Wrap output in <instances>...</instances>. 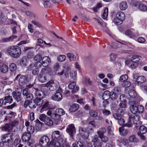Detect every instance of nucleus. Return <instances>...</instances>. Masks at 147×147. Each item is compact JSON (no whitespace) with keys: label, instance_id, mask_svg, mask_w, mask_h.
Instances as JSON below:
<instances>
[{"label":"nucleus","instance_id":"nucleus-3","mask_svg":"<svg viewBox=\"0 0 147 147\" xmlns=\"http://www.w3.org/2000/svg\"><path fill=\"white\" fill-rule=\"evenodd\" d=\"M138 142L139 140L136 136L131 135L129 136L127 139H125L123 140V144L126 147H133V144L136 143Z\"/></svg>","mask_w":147,"mask_h":147},{"label":"nucleus","instance_id":"nucleus-41","mask_svg":"<svg viewBox=\"0 0 147 147\" xmlns=\"http://www.w3.org/2000/svg\"><path fill=\"white\" fill-rule=\"evenodd\" d=\"M57 59L59 61L63 62L66 59V56L64 55H61L58 56Z\"/></svg>","mask_w":147,"mask_h":147},{"label":"nucleus","instance_id":"nucleus-40","mask_svg":"<svg viewBox=\"0 0 147 147\" xmlns=\"http://www.w3.org/2000/svg\"><path fill=\"white\" fill-rule=\"evenodd\" d=\"M137 113H142L143 112L144 110V108L141 105H138L137 106Z\"/></svg>","mask_w":147,"mask_h":147},{"label":"nucleus","instance_id":"nucleus-55","mask_svg":"<svg viewBox=\"0 0 147 147\" xmlns=\"http://www.w3.org/2000/svg\"><path fill=\"white\" fill-rule=\"evenodd\" d=\"M103 6L102 4L101 3H99L97 4L95 7L93 9L94 11V12H97L98 10Z\"/></svg>","mask_w":147,"mask_h":147},{"label":"nucleus","instance_id":"nucleus-57","mask_svg":"<svg viewBox=\"0 0 147 147\" xmlns=\"http://www.w3.org/2000/svg\"><path fill=\"white\" fill-rule=\"evenodd\" d=\"M54 114L53 113L52 110L49 109L47 112V114L50 116L52 118L54 119Z\"/></svg>","mask_w":147,"mask_h":147},{"label":"nucleus","instance_id":"nucleus-62","mask_svg":"<svg viewBox=\"0 0 147 147\" xmlns=\"http://www.w3.org/2000/svg\"><path fill=\"white\" fill-rule=\"evenodd\" d=\"M139 7L140 9L143 11H145L147 10V7L146 6L143 4H141L140 5Z\"/></svg>","mask_w":147,"mask_h":147},{"label":"nucleus","instance_id":"nucleus-44","mask_svg":"<svg viewBox=\"0 0 147 147\" xmlns=\"http://www.w3.org/2000/svg\"><path fill=\"white\" fill-rule=\"evenodd\" d=\"M45 123L49 126H52L53 125V122L52 120L49 117H48Z\"/></svg>","mask_w":147,"mask_h":147},{"label":"nucleus","instance_id":"nucleus-18","mask_svg":"<svg viewBox=\"0 0 147 147\" xmlns=\"http://www.w3.org/2000/svg\"><path fill=\"white\" fill-rule=\"evenodd\" d=\"M12 95L13 98L18 102L21 101L22 98L21 93L20 92H12Z\"/></svg>","mask_w":147,"mask_h":147},{"label":"nucleus","instance_id":"nucleus-32","mask_svg":"<svg viewBox=\"0 0 147 147\" xmlns=\"http://www.w3.org/2000/svg\"><path fill=\"white\" fill-rule=\"evenodd\" d=\"M78 108V105L77 104H74L71 106L69 109V110L71 112H74L76 111Z\"/></svg>","mask_w":147,"mask_h":147},{"label":"nucleus","instance_id":"nucleus-20","mask_svg":"<svg viewBox=\"0 0 147 147\" xmlns=\"http://www.w3.org/2000/svg\"><path fill=\"white\" fill-rule=\"evenodd\" d=\"M63 142H61L59 141L56 140L53 142H51L47 147H61V143Z\"/></svg>","mask_w":147,"mask_h":147},{"label":"nucleus","instance_id":"nucleus-6","mask_svg":"<svg viewBox=\"0 0 147 147\" xmlns=\"http://www.w3.org/2000/svg\"><path fill=\"white\" fill-rule=\"evenodd\" d=\"M11 136V134H5L3 136V138L2 139L4 143H7L9 147H13V146L14 138L13 135Z\"/></svg>","mask_w":147,"mask_h":147},{"label":"nucleus","instance_id":"nucleus-2","mask_svg":"<svg viewBox=\"0 0 147 147\" xmlns=\"http://www.w3.org/2000/svg\"><path fill=\"white\" fill-rule=\"evenodd\" d=\"M51 72V69L50 68L45 67L43 68L41 71V73L38 77V81L41 83H44L47 81L48 74Z\"/></svg>","mask_w":147,"mask_h":147},{"label":"nucleus","instance_id":"nucleus-48","mask_svg":"<svg viewBox=\"0 0 147 147\" xmlns=\"http://www.w3.org/2000/svg\"><path fill=\"white\" fill-rule=\"evenodd\" d=\"M89 114L91 117H95L98 115V113L94 110L91 109L89 111Z\"/></svg>","mask_w":147,"mask_h":147},{"label":"nucleus","instance_id":"nucleus-19","mask_svg":"<svg viewBox=\"0 0 147 147\" xmlns=\"http://www.w3.org/2000/svg\"><path fill=\"white\" fill-rule=\"evenodd\" d=\"M119 131L120 134L123 136H126L129 133V130L127 129H125L123 127H121L119 128Z\"/></svg>","mask_w":147,"mask_h":147},{"label":"nucleus","instance_id":"nucleus-35","mask_svg":"<svg viewBox=\"0 0 147 147\" xmlns=\"http://www.w3.org/2000/svg\"><path fill=\"white\" fill-rule=\"evenodd\" d=\"M130 59L132 61L137 63L140 60L139 56L136 55H131L130 56Z\"/></svg>","mask_w":147,"mask_h":147},{"label":"nucleus","instance_id":"nucleus-5","mask_svg":"<svg viewBox=\"0 0 147 147\" xmlns=\"http://www.w3.org/2000/svg\"><path fill=\"white\" fill-rule=\"evenodd\" d=\"M56 113L54 114V119L56 124H59L61 121V116L65 114V112L62 109H57L55 111Z\"/></svg>","mask_w":147,"mask_h":147},{"label":"nucleus","instance_id":"nucleus-29","mask_svg":"<svg viewBox=\"0 0 147 147\" xmlns=\"http://www.w3.org/2000/svg\"><path fill=\"white\" fill-rule=\"evenodd\" d=\"M28 62L27 59L26 57H23L20 61V63L22 67L26 66Z\"/></svg>","mask_w":147,"mask_h":147},{"label":"nucleus","instance_id":"nucleus-64","mask_svg":"<svg viewBox=\"0 0 147 147\" xmlns=\"http://www.w3.org/2000/svg\"><path fill=\"white\" fill-rule=\"evenodd\" d=\"M76 72L75 71H71L70 73V77L72 78H74L76 77Z\"/></svg>","mask_w":147,"mask_h":147},{"label":"nucleus","instance_id":"nucleus-37","mask_svg":"<svg viewBox=\"0 0 147 147\" xmlns=\"http://www.w3.org/2000/svg\"><path fill=\"white\" fill-rule=\"evenodd\" d=\"M9 69L11 71H15L17 69L16 64L13 63H11L9 65Z\"/></svg>","mask_w":147,"mask_h":147},{"label":"nucleus","instance_id":"nucleus-27","mask_svg":"<svg viewBox=\"0 0 147 147\" xmlns=\"http://www.w3.org/2000/svg\"><path fill=\"white\" fill-rule=\"evenodd\" d=\"M9 70L8 66L6 64H3L1 65L0 71L3 73H6Z\"/></svg>","mask_w":147,"mask_h":147},{"label":"nucleus","instance_id":"nucleus-15","mask_svg":"<svg viewBox=\"0 0 147 147\" xmlns=\"http://www.w3.org/2000/svg\"><path fill=\"white\" fill-rule=\"evenodd\" d=\"M46 87L49 88V89L51 91H53L56 88V84L54 82V81L52 80L48 82L45 85Z\"/></svg>","mask_w":147,"mask_h":147},{"label":"nucleus","instance_id":"nucleus-13","mask_svg":"<svg viewBox=\"0 0 147 147\" xmlns=\"http://www.w3.org/2000/svg\"><path fill=\"white\" fill-rule=\"evenodd\" d=\"M20 76L17 75L16 77V80H18L19 78V83L20 85H24L26 84L28 82V79L26 77L24 76H22L19 78Z\"/></svg>","mask_w":147,"mask_h":147},{"label":"nucleus","instance_id":"nucleus-28","mask_svg":"<svg viewBox=\"0 0 147 147\" xmlns=\"http://www.w3.org/2000/svg\"><path fill=\"white\" fill-rule=\"evenodd\" d=\"M129 109L131 112L132 113L134 114H135L137 113V105L136 104H131L130 105Z\"/></svg>","mask_w":147,"mask_h":147},{"label":"nucleus","instance_id":"nucleus-54","mask_svg":"<svg viewBox=\"0 0 147 147\" xmlns=\"http://www.w3.org/2000/svg\"><path fill=\"white\" fill-rule=\"evenodd\" d=\"M131 85V82L128 81H126L123 82L122 84V86L124 87L127 88L129 87Z\"/></svg>","mask_w":147,"mask_h":147},{"label":"nucleus","instance_id":"nucleus-46","mask_svg":"<svg viewBox=\"0 0 147 147\" xmlns=\"http://www.w3.org/2000/svg\"><path fill=\"white\" fill-rule=\"evenodd\" d=\"M106 132L105 128L104 127H102L100 128L99 131L97 132V134L99 136L103 135V134Z\"/></svg>","mask_w":147,"mask_h":147},{"label":"nucleus","instance_id":"nucleus-34","mask_svg":"<svg viewBox=\"0 0 147 147\" xmlns=\"http://www.w3.org/2000/svg\"><path fill=\"white\" fill-rule=\"evenodd\" d=\"M3 100L4 101V105H5L7 103H11L13 101V99L11 96H8L5 97Z\"/></svg>","mask_w":147,"mask_h":147},{"label":"nucleus","instance_id":"nucleus-11","mask_svg":"<svg viewBox=\"0 0 147 147\" xmlns=\"http://www.w3.org/2000/svg\"><path fill=\"white\" fill-rule=\"evenodd\" d=\"M128 94L131 98H135L136 100L135 103H138L140 101H142L143 100L142 98L137 95L136 93L133 89L129 90L128 91Z\"/></svg>","mask_w":147,"mask_h":147},{"label":"nucleus","instance_id":"nucleus-50","mask_svg":"<svg viewBox=\"0 0 147 147\" xmlns=\"http://www.w3.org/2000/svg\"><path fill=\"white\" fill-rule=\"evenodd\" d=\"M82 144L80 142H75L72 144L71 147H81Z\"/></svg>","mask_w":147,"mask_h":147},{"label":"nucleus","instance_id":"nucleus-56","mask_svg":"<svg viewBox=\"0 0 147 147\" xmlns=\"http://www.w3.org/2000/svg\"><path fill=\"white\" fill-rule=\"evenodd\" d=\"M93 144L95 147H100L102 145V143L100 140L99 141L96 142V143H95Z\"/></svg>","mask_w":147,"mask_h":147},{"label":"nucleus","instance_id":"nucleus-47","mask_svg":"<svg viewBox=\"0 0 147 147\" xmlns=\"http://www.w3.org/2000/svg\"><path fill=\"white\" fill-rule=\"evenodd\" d=\"M27 130L30 134H32L34 131V127L32 125L29 126L27 128Z\"/></svg>","mask_w":147,"mask_h":147},{"label":"nucleus","instance_id":"nucleus-33","mask_svg":"<svg viewBox=\"0 0 147 147\" xmlns=\"http://www.w3.org/2000/svg\"><path fill=\"white\" fill-rule=\"evenodd\" d=\"M35 90L34 94L36 98H39L42 97V92L40 90H38L37 89H34Z\"/></svg>","mask_w":147,"mask_h":147},{"label":"nucleus","instance_id":"nucleus-51","mask_svg":"<svg viewBox=\"0 0 147 147\" xmlns=\"http://www.w3.org/2000/svg\"><path fill=\"white\" fill-rule=\"evenodd\" d=\"M40 98H36L35 100V102L37 103V105H41L44 102L43 100Z\"/></svg>","mask_w":147,"mask_h":147},{"label":"nucleus","instance_id":"nucleus-23","mask_svg":"<svg viewBox=\"0 0 147 147\" xmlns=\"http://www.w3.org/2000/svg\"><path fill=\"white\" fill-rule=\"evenodd\" d=\"M31 136L30 134L29 133H24L22 135V139L24 142L29 141Z\"/></svg>","mask_w":147,"mask_h":147},{"label":"nucleus","instance_id":"nucleus-24","mask_svg":"<svg viewBox=\"0 0 147 147\" xmlns=\"http://www.w3.org/2000/svg\"><path fill=\"white\" fill-rule=\"evenodd\" d=\"M119 7L121 11L125 10L128 7L127 3L125 1L121 2L119 4Z\"/></svg>","mask_w":147,"mask_h":147},{"label":"nucleus","instance_id":"nucleus-25","mask_svg":"<svg viewBox=\"0 0 147 147\" xmlns=\"http://www.w3.org/2000/svg\"><path fill=\"white\" fill-rule=\"evenodd\" d=\"M17 37L16 36H13L8 38H3L1 39V42H6L12 41L13 39L16 38Z\"/></svg>","mask_w":147,"mask_h":147},{"label":"nucleus","instance_id":"nucleus-42","mask_svg":"<svg viewBox=\"0 0 147 147\" xmlns=\"http://www.w3.org/2000/svg\"><path fill=\"white\" fill-rule=\"evenodd\" d=\"M121 87L117 86L114 87L113 92L119 94L121 92Z\"/></svg>","mask_w":147,"mask_h":147},{"label":"nucleus","instance_id":"nucleus-30","mask_svg":"<svg viewBox=\"0 0 147 147\" xmlns=\"http://www.w3.org/2000/svg\"><path fill=\"white\" fill-rule=\"evenodd\" d=\"M35 126L36 129L37 130H39L41 129L42 127V124H43L38 119L35 121Z\"/></svg>","mask_w":147,"mask_h":147},{"label":"nucleus","instance_id":"nucleus-14","mask_svg":"<svg viewBox=\"0 0 147 147\" xmlns=\"http://www.w3.org/2000/svg\"><path fill=\"white\" fill-rule=\"evenodd\" d=\"M44 104L42 105L41 110V112L46 110L50 109L52 108L53 106L52 104L50 103L47 100L43 102Z\"/></svg>","mask_w":147,"mask_h":147},{"label":"nucleus","instance_id":"nucleus-60","mask_svg":"<svg viewBox=\"0 0 147 147\" xmlns=\"http://www.w3.org/2000/svg\"><path fill=\"white\" fill-rule=\"evenodd\" d=\"M44 6L46 8L50 7L51 4L49 0H46L44 1Z\"/></svg>","mask_w":147,"mask_h":147},{"label":"nucleus","instance_id":"nucleus-45","mask_svg":"<svg viewBox=\"0 0 147 147\" xmlns=\"http://www.w3.org/2000/svg\"><path fill=\"white\" fill-rule=\"evenodd\" d=\"M108 9L107 8H105L104 11V12L102 15V18L104 19H106L108 15Z\"/></svg>","mask_w":147,"mask_h":147},{"label":"nucleus","instance_id":"nucleus-43","mask_svg":"<svg viewBox=\"0 0 147 147\" xmlns=\"http://www.w3.org/2000/svg\"><path fill=\"white\" fill-rule=\"evenodd\" d=\"M140 133L144 134L146 133L147 131V128L143 125H141L139 128Z\"/></svg>","mask_w":147,"mask_h":147},{"label":"nucleus","instance_id":"nucleus-53","mask_svg":"<svg viewBox=\"0 0 147 147\" xmlns=\"http://www.w3.org/2000/svg\"><path fill=\"white\" fill-rule=\"evenodd\" d=\"M102 113L105 116H107L111 114L110 111L105 109L102 110Z\"/></svg>","mask_w":147,"mask_h":147},{"label":"nucleus","instance_id":"nucleus-52","mask_svg":"<svg viewBox=\"0 0 147 147\" xmlns=\"http://www.w3.org/2000/svg\"><path fill=\"white\" fill-rule=\"evenodd\" d=\"M99 138L103 142L106 143L109 140V138L107 136H103V135L99 136Z\"/></svg>","mask_w":147,"mask_h":147},{"label":"nucleus","instance_id":"nucleus-39","mask_svg":"<svg viewBox=\"0 0 147 147\" xmlns=\"http://www.w3.org/2000/svg\"><path fill=\"white\" fill-rule=\"evenodd\" d=\"M128 79V76L126 74L121 75L119 78V80L121 82H124Z\"/></svg>","mask_w":147,"mask_h":147},{"label":"nucleus","instance_id":"nucleus-12","mask_svg":"<svg viewBox=\"0 0 147 147\" xmlns=\"http://www.w3.org/2000/svg\"><path fill=\"white\" fill-rule=\"evenodd\" d=\"M50 140L49 137L47 136H44L40 138L39 140V144L45 147L48 145Z\"/></svg>","mask_w":147,"mask_h":147},{"label":"nucleus","instance_id":"nucleus-63","mask_svg":"<svg viewBox=\"0 0 147 147\" xmlns=\"http://www.w3.org/2000/svg\"><path fill=\"white\" fill-rule=\"evenodd\" d=\"M129 3L131 5L136 6L138 4V2L134 0H129Z\"/></svg>","mask_w":147,"mask_h":147},{"label":"nucleus","instance_id":"nucleus-7","mask_svg":"<svg viewBox=\"0 0 147 147\" xmlns=\"http://www.w3.org/2000/svg\"><path fill=\"white\" fill-rule=\"evenodd\" d=\"M51 137L54 140H57L61 142H65V141L64 135L62 134H60V131L58 130L55 131L53 133Z\"/></svg>","mask_w":147,"mask_h":147},{"label":"nucleus","instance_id":"nucleus-58","mask_svg":"<svg viewBox=\"0 0 147 147\" xmlns=\"http://www.w3.org/2000/svg\"><path fill=\"white\" fill-rule=\"evenodd\" d=\"M140 86L141 89L144 92L147 91V86L144 83L141 84V85H139Z\"/></svg>","mask_w":147,"mask_h":147},{"label":"nucleus","instance_id":"nucleus-22","mask_svg":"<svg viewBox=\"0 0 147 147\" xmlns=\"http://www.w3.org/2000/svg\"><path fill=\"white\" fill-rule=\"evenodd\" d=\"M1 129L3 131H10L12 130L13 129L12 126L10 124H5L3 127H1Z\"/></svg>","mask_w":147,"mask_h":147},{"label":"nucleus","instance_id":"nucleus-26","mask_svg":"<svg viewBox=\"0 0 147 147\" xmlns=\"http://www.w3.org/2000/svg\"><path fill=\"white\" fill-rule=\"evenodd\" d=\"M111 93L108 90L105 91L102 94V99L104 100H108L110 97Z\"/></svg>","mask_w":147,"mask_h":147},{"label":"nucleus","instance_id":"nucleus-21","mask_svg":"<svg viewBox=\"0 0 147 147\" xmlns=\"http://www.w3.org/2000/svg\"><path fill=\"white\" fill-rule=\"evenodd\" d=\"M146 79L143 76L138 77L136 80V82L138 85H141L144 83L146 81Z\"/></svg>","mask_w":147,"mask_h":147},{"label":"nucleus","instance_id":"nucleus-8","mask_svg":"<svg viewBox=\"0 0 147 147\" xmlns=\"http://www.w3.org/2000/svg\"><path fill=\"white\" fill-rule=\"evenodd\" d=\"M116 17L113 20V21L115 24L118 25L121 24L122 22L125 19V14L123 12L120 11L116 14Z\"/></svg>","mask_w":147,"mask_h":147},{"label":"nucleus","instance_id":"nucleus-1","mask_svg":"<svg viewBox=\"0 0 147 147\" xmlns=\"http://www.w3.org/2000/svg\"><path fill=\"white\" fill-rule=\"evenodd\" d=\"M7 52L11 57L17 58L19 57L21 54L20 48L18 46H12L7 48Z\"/></svg>","mask_w":147,"mask_h":147},{"label":"nucleus","instance_id":"nucleus-38","mask_svg":"<svg viewBox=\"0 0 147 147\" xmlns=\"http://www.w3.org/2000/svg\"><path fill=\"white\" fill-rule=\"evenodd\" d=\"M48 117L45 114H41L39 117V119L40 120L44 122L45 123V121L47 119Z\"/></svg>","mask_w":147,"mask_h":147},{"label":"nucleus","instance_id":"nucleus-10","mask_svg":"<svg viewBox=\"0 0 147 147\" xmlns=\"http://www.w3.org/2000/svg\"><path fill=\"white\" fill-rule=\"evenodd\" d=\"M62 92V89L59 87L58 89L56 91V93L52 95V99L57 102L60 101L62 100V98L61 94Z\"/></svg>","mask_w":147,"mask_h":147},{"label":"nucleus","instance_id":"nucleus-9","mask_svg":"<svg viewBox=\"0 0 147 147\" xmlns=\"http://www.w3.org/2000/svg\"><path fill=\"white\" fill-rule=\"evenodd\" d=\"M66 131L69 135L71 140L73 141L74 139L73 134L76 133V129L74 124H71L68 125L67 126Z\"/></svg>","mask_w":147,"mask_h":147},{"label":"nucleus","instance_id":"nucleus-36","mask_svg":"<svg viewBox=\"0 0 147 147\" xmlns=\"http://www.w3.org/2000/svg\"><path fill=\"white\" fill-rule=\"evenodd\" d=\"M67 57L71 61H75L76 60V57L75 55L73 53H69L67 54Z\"/></svg>","mask_w":147,"mask_h":147},{"label":"nucleus","instance_id":"nucleus-49","mask_svg":"<svg viewBox=\"0 0 147 147\" xmlns=\"http://www.w3.org/2000/svg\"><path fill=\"white\" fill-rule=\"evenodd\" d=\"M119 95L115 92H112L111 93L110 96L112 99H116L118 97Z\"/></svg>","mask_w":147,"mask_h":147},{"label":"nucleus","instance_id":"nucleus-17","mask_svg":"<svg viewBox=\"0 0 147 147\" xmlns=\"http://www.w3.org/2000/svg\"><path fill=\"white\" fill-rule=\"evenodd\" d=\"M79 132L81 135L84 138H87L89 136V133L85 128L80 127Z\"/></svg>","mask_w":147,"mask_h":147},{"label":"nucleus","instance_id":"nucleus-31","mask_svg":"<svg viewBox=\"0 0 147 147\" xmlns=\"http://www.w3.org/2000/svg\"><path fill=\"white\" fill-rule=\"evenodd\" d=\"M42 63L43 64L46 63L45 66H48L49 63L51 62V60L49 57L47 56L44 57L42 59Z\"/></svg>","mask_w":147,"mask_h":147},{"label":"nucleus","instance_id":"nucleus-61","mask_svg":"<svg viewBox=\"0 0 147 147\" xmlns=\"http://www.w3.org/2000/svg\"><path fill=\"white\" fill-rule=\"evenodd\" d=\"M76 85V83L75 82L71 83L68 85V87L70 89H73L74 88Z\"/></svg>","mask_w":147,"mask_h":147},{"label":"nucleus","instance_id":"nucleus-4","mask_svg":"<svg viewBox=\"0 0 147 147\" xmlns=\"http://www.w3.org/2000/svg\"><path fill=\"white\" fill-rule=\"evenodd\" d=\"M128 123L125 124V126L128 127H131L132 125L131 121L132 120L134 123L140 124L141 122L139 120L140 117L138 115H135L131 113L128 114Z\"/></svg>","mask_w":147,"mask_h":147},{"label":"nucleus","instance_id":"nucleus-16","mask_svg":"<svg viewBox=\"0 0 147 147\" xmlns=\"http://www.w3.org/2000/svg\"><path fill=\"white\" fill-rule=\"evenodd\" d=\"M125 63L129 67L132 69L136 68L138 65L137 63L133 62L130 60V59L126 60L125 62Z\"/></svg>","mask_w":147,"mask_h":147},{"label":"nucleus","instance_id":"nucleus-59","mask_svg":"<svg viewBox=\"0 0 147 147\" xmlns=\"http://www.w3.org/2000/svg\"><path fill=\"white\" fill-rule=\"evenodd\" d=\"M28 29L30 32L31 33L33 32L34 31L33 26L32 24H28Z\"/></svg>","mask_w":147,"mask_h":147}]
</instances>
